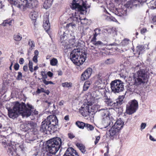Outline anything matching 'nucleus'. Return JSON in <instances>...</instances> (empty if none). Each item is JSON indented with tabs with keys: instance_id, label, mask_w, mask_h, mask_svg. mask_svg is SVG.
Returning a JSON list of instances; mask_svg holds the SVG:
<instances>
[{
	"instance_id": "nucleus-15",
	"label": "nucleus",
	"mask_w": 156,
	"mask_h": 156,
	"mask_svg": "<svg viewBox=\"0 0 156 156\" xmlns=\"http://www.w3.org/2000/svg\"><path fill=\"white\" fill-rule=\"evenodd\" d=\"M70 17L73 21L78 22H80L81 24H85L87 22V20L86 18L81 19L79 15L78 12L76 11L74 14H73L72 16H70Z\"/></svg>"
},
{
	"instance_id": "nucleus-24",
	"label": "nucleus",
	"mask_w": 156,
	"mask_h": 156,
	"mask_svg": "<svg viewBox=\"0 0 156 156\" xmlns=\"http://www.w3.org/2000/svg\"><path fill=\"white\" fill-rule=\"evenodd\" d=\"M148 44H145L144 46L139 45L137 46L136 49L137 53L138 55L142 54L144 51L147 49H149Z\"/></svg>"
},
{
	"instance_id": "nucleus-45",
	"label": "nucleus",
	"mask_w": 156,
	"mask_h": 156,
	"mask_svg": "<svg viewBox=\"0 0 156 156\" xmlns=\"http://www.w3.org/2000/svg\"><path fill=\"white\" fill-rule=\"evenodd\" d=\"M112 30L111 28H105L104 29V32L108 33V34H111L112 33Z\"/></svg>"
},
{
	"instance_id": "nucleus-48",
	"label": "nucleus",
	"mask_w": 156,
	"mask_h": 156,
	"mask_svg": "<svg viewBox=\"0 0 156 156\" xmlns=\"http://www.w3.org/2000/svg\"><path fill=\"white\" fill-rule=\"evenodd\" d=\"M146 126V124L144 123H142L140 125V129L141 130L145 129Z\"/></svg>"
},
{
	"instance_id": "nucleus-40",
	"label": "nucleus",
	"mask_w": 156,
	"mask_h": 156,
	"mask_svg": "<svg viewBox=\"0 0 156 156\" xmlns=\"http://www.w3.org/2000/svg\"><path fill=\"white\" fill-rule=\"evenodd\" d=\"M114 62V60L113 58H108L106 60L105 63L106 64H111L113 63Z\"/></svg>"
},
{
	"instance_id": "nucleus-21",
	"label": "nucleus",
	"mask_w": 156,
	"mask_h": 156,
	"mask_svg": "<svg viewBox=\"0 0 156 156\" xmlns=\"http://www.w3.org/2000/svg\"><path fill=\"white\" fill-rule=\"evenodd\" d=\"M63 156H79L76 151L72 147L68 148Z\"/></svg>"
},
{
	"instance_id": "nucleus-13",
	"label": "nucleus",
	"mask_w": 156,
	"mask_h": 156,
	"mask_svg": "<svg viewBox=\"0 0 156 156\" xmlns=\"http://www.w3.org/2000/svg\"><path fill=\"white\" fill-rule=\"evenodd\" d=\"M138 106L137 101L133 100L129 101L126 105V113L129 115H131L135 112Z\"/></svg>"
},
{
	"instance_id": "nucleus-26",
	"label": "nucleus",
	"mask_w": 156,
	"mask_h": 156,
	"mask_svg": "<svg viewBox=\"0 0 156 156\" xmlns=\"http://www.w3.org/2000/svg\"><path fill=\"white\" fill-rule=\"evenodd\" d=\"M115 14L119 16H122L126 15V12L125 10H124L122 9H116L115 11Z\"/></svg>"
},
{
	"instance_id": "nucleus-59",
	"label": "nucleus",
	"mask_w": 156,
	"mask_h": 156,
	"mask_svg": "<svg viewBox=\"0 0 156 156\" xmlns=\"http://www.w3.org/2000/svg\"><path fill=\"white\" fill-rule=\"evenodd\" d=\"M149 139L151 141H156V140L154 139V137L151 135L149 136Z\"/></svg>"
},
{
	"instance_id": "nucleus-35",
	"label": "nucleus",
	"mask_w": 156,
	"mask_h": 156,
	"mask_svg": "<svg viewBox=\"0 0 156 156\" xmlns=\"http://www.w3.org/2000/svg\"><path fill=\"white\" fill-rule=\"evenodd\" d=\"M76 124L79 128L82 129H83L86 125L84 123L80 121L76 122Z\"/></svg>"
},
{
	"instance_id": "nucleus-37",
	"label": "nucleus",
	"mask_w": 156,
	"mask_h": 156,
	"mask_svg": "<svg viewBox=\"0 0 156 156\" xmlns=\"http://www.w3.org/2000/svg\"><path fill=\"white\" fill-rule=\"evenodd\" d=\"M13 21L12 20H7L4 21L2 25L4 26L7 25L10 26L12 25V23Z\"/></svg>"
},
{
	"instance_id": "nucleus-6",
	"label": "nucleus",
	"mask_w": 156,
	"mask_h": 156,
	"mask_svg": "<svg viewBox=\"0 0 156 156\" xmlns=\"http://www.w3.org/2000/svg\"><path fill=\"white\" fill-rule=\"evenodd\" d=\"M87 54L82 50L74 49L70 55V58L75 64L77 66L82 64L85 61Z\"/></svg>"
},
{
	"instance_id": "nucleus-46",
	"label": "nucleus",
	"mask_w": 156,
	"mask_h": 156,
	"mask_svg": "<svg viewBox=\"0 0 156 156\" xmlns=\"http://www.w3.org/2000/svg\"><path fill=\"white\" fill-rule=\"evenodd\" d=\"M41 75L42 76V79L44 80L45 79L47 78V74L44 71H41Z\"/></svg>"
},
{
	"instance_id": "nucleus-2",
	"label": "nucleus",
	"mask_w": 156,
	"mask_h": 156,
	"mask_svg": "<svg viewBox=\"0 0 156 156\" xmlns=\"http://www.w3.org/2000/svg\"><path fill=\"white\" fill-rule=\"evenodd\" d=\"M136 77L134 75L133 77L130 78L129 79V84L131 86H134V89L131 90L134 91L135 89L140 87L141 85L147 82L148 78V76L144 70H140L137 73Z\"/></svg>"
},
{
	"instance_id": "nucleus-39",
	"label": "nucleus",
	"mask_w": 156,
	"mask_h": 156,
	"mask_svg": "<svg viewBox=\"0 0 156 156\" xmlns=\"http://www.w3.org/2000/svg\"><path fill=\"white\" fill-rule=\"evenodd\" d=\"M62 86L64 87H70L72 86V83H71L65 82L62 83Z\"/></svg>"
},
{
	"instance_id": "nucleus-4",
	"label": "nucleus",
	"mask_w": 156,
	"mask_h": 156,
	"mask_svg": "<svg viewBox=\"0 0 156 156\" xmlns=\"http://www.w3.org/2000/svg\"><path fill=\"white\" fill-rule=\"evenodd\" d=\"M61 139L58 137L53 138L48 140L45 147L47 152L52 154H55L61 147Z\"/></svg>"
},
{
	"instance_id": "nucleus-12",
	"label": "nucleus",
	"mask_w": 156,
	"mask_h": 156,
	"mask_svg": "<svg viewBox=\"0 0 156 156\" xmlns=\"http://www.w3.org/2000/svg\"><path fill=\"white\" fill-rule=\"evenodd\" d=\"M110 85L112 91L115 93H118L124 90L123 82L120 80L112 81Z\"/></svg>"
},
{
	"instance_id": "nucleus-33",
	"label": "nucleus",
	"mask_w": 156,
	"mask_h": 156,
	"mask_svg": "<svg viewBox=\"0 0 156 156\" xmlns=\"http://www.w3.org/2000/svg\"><path fill=\"white\" fill-rule=\"evenodd\" d=\"M34 56L33 58V61L35 63H37V62L38 60V56L39 55V52L37 50H36L34 52Z\"/></svg>"
},
{
	"instance_id": "nucleus-20",
	"label": "nucleus",
	"mask_w": 156,
	"mask_h": 156,
	"mask_svg": "<svg viewBox=\"0 0 156 156\" xmlns=\"http://www.w3.org/2000/svg\"><path fill=\"white\" fill-rule=\"evenodd\" d=\"M48 15L46 13L44 16L43 27L46 32L50 29V24L48 20Z\"/></svg>"
},
{
	"instance_id": "nucleus-61",
	"label": "nucleus",
	"mask_w": 156,
	"mask_h": 156,
	"mask_svg": "<svg viewBox=\"0 0 156 156\" xmlns=\"http://www.w3.org/2000/svg\"><path fill=\"white\" fill-rule=\"evenodd\" d=\"M20 148L21 149L22 151H23L24 149V147L23 145V143L22 144H20L19 146Z\"/></svg>"
},
{
	"instance_id": "nucleus-51",
	"label": "nucleus",
	"mask_w": 156,
	"mask_h": 156,
	"mask_svg": "<svg viewBox=\"0 0 156 156\" xmlns=\"http://www.w3.org/2000/svg\"><path fill=\"white\" fill-rule=\"evenodd\" d=\"M100 138V137L99 136H97L96 137V139L94 142V144H96L98 143Z\"/></svg>"
},
{
	"instance_id": "nucleus-16",
	"label": "nucleus",
	"mask_w": 156,
	"mask_h": 156,
	"mask_svg": "<svg viewBox=\"0 0 156 156\" xmlns=\"http://www.w3.org/2000/svg\"><path fill=\"white\" fill-rule=\"evenodd\" d=\"M102 92H103V98L106 104L108 105L111 106L113 105V104H115V103H113V101L109 97H108L107 95L109 93L108 91L106 90L105 89H103L102 90Z\"/></svg>"
},
{
	"instance_id": "nucleus-42",
	"label": "nucleus",
	"mask_w": 156,
	"mask_h": 156,
	"mask_svg": "<svg viewBox=\"0 0 156 156\" xmlns=\"http://www.w3.org/2000/svg\"><path fill=\"white\" fill-rule=\"evenodd\" d=\"M93 44L96 46H102L104 45L103 43L100 41H96L95 42L93 43Z\"/></svg>"
},
{
	"instance_id": "nucleus-47",
	"label": "nucleus",
	"mask_w": 156,
	"mask_h": 156,
	"mask_svg": "<svg viewBox=\"0 0 156 156\" xmlns=\"http://www.w3.org/2000/svg\"><path fill=\"white\" fill-rule=\"evenodd\" d=\"M129 43V40L128 39H124L121 42L122 44L124 46L128 44Z\"/></svg>"
},
{
	"instance_id": "nucleus-55",
	"label": "nucleus",
	"mask_w": 156,
	"mask_h": 156,
	"mask_svg": "<svg viewBox=\"0 0 156 156\" xmlns=\"http://www.w3.org/2000/svg\"><path fill=\"white\" fill-rule=\"evenodd\" d=\"M47 75H48L49 77H52L53 75V73L50 71H48L47 73Z\"/></svg>"
},
{
	"instance_id": "nucleus-31",
	"label": "nucleus",
	"mask_w": 156,
	"mask_h": 156,
	"mask_svg": "<svg viewBox=\"0 0 156 156\" xmlns=\"http://www.w3.org/2000/svg\"><path fill=\"white\" fill-rule=\"evenodd\" d=\"M148 6L151 9L156 8V0H153L148 4Z\"/></svg>"
},
{
	"instance_id": "nucleus-63",
	"label": "nucleus",
	"mask_w": 156,
	"mask_h": 156,
	"mask_svg": "<svg viewBox=\"0 0 156 156\" xmlns=\"http://www.w3.org/2000/svg\"><path fill=\"white\" fill-rule=\"evenodd\" d=\"M23 70L25 72H26L28 70V67L27 66H24L23 67Z\"/></svg>"
},
{
	"instance_id": "nucleus-53",
	"label": "nucleus",
	"mask_w": 156,
	"mask_h": 156,
	"mask_svg": "<svg viewBox=\"0 0 156 156\" xmlns=\"http://www.w3.org/2000/svg\"><path fill=\"white\" fill-rule=\"evenodd\" d=\"M147 31V30L146 28H143L142 29H141L140 31L141 33L142 34H143L145 33H146Z\"/></svg>"
},
{
	"instance_id": "nucleus-18",
	"label": "nucleus",
	"mask_w": 156,
	"mask_h": 156,
	"mask_svg": "<svg viewBox=\"0 0 156 156\" xmlns=\"http://www.w3.org/2000/svg\"><path fill=\"white\" fill-rule=\"evenodd\" d=\"M120 131L116 128L113 126L110 128L108 133L110 138L113 139L119 133Z\"/></svg>"
},
{
	"instance_id": "nucleus-60",
	"label": "nucleus",
	"mask_w": 156,
	"mask_h": 156,
	"mask_svg": "<svg viewBox=\"0 0 156 156\" xmlns=\"http://www.w3.org/2000/svg\"><path fill=\"white\" fill-rule=\"evenodd\" d=\"M24 62V59L21 58L20 59L19 62L20 64H23Z\"/></svg>"
},
{
	"instance_id": "nucleus-38",
	"label": "nucleus",
	"mask_w": 156,
	"mask_h": 156,
	"mask_svg": "<svg viewBox=\"0 0 156 156\" xmlns=\"http://www.w3.org/2000/svg\"><path fill=\"white\" fill-rule=\"evenodd\" d=\"M28 44L30 46L29 50L32 51L35 47V43L34 41L29 40L28 41Z\"/></svg>"
},
{
	"instance_id": "nucleus-22",
	"label": "nucleus",
	"mask_w": 156,
	"mask_h": 156,
	"mask_svg": "<svg viewBox=\"0 0 156 156\" xmlns=\"http://www.w3.org/2000/svg\"><path fill=\"white\" fill-rule=\"evenodd\" d=\"M8 111V115L10 118L14 119L17 117L19 114L14 110V109H11L9 108H7Z\"/></svg>"
},
{
	"instance_id": "nucleus-17",
	"label": "nucleus",
	"mask_w": 156,
	"mask_h": 156,
	"mask_svg": "<svg viewBox=\"0 0 156 156\" xmlns=\"http://www.w3.org/2000/svg\"><path fill=\"white\" fill-rule=\"evenodd\" d=\"M92 69L90 68L87 69L81 74L80 80L84 81L88 79L91 76Z\"/></svg>"
},
{
	"instance_id": "nucleus-54",
	"label": "nucleus",
	"mask_w": 156,
	"mask_h": 156,
	"mask_svg": "<svg viewBox=\"0 0 156 156\" xmlns=\"http://www.w3.org/2000/svg\"><path fill=\"white\" fill-rule=\"evenodd\" d=\"M96 37H95V36H94L92 38L91 40V42L93 44V43L94 42H95L96 41Z\"/></svg>"
},
{
	"instance_id": "nucleus-64",
	"label": "nucleus",
	"mask_w": 156,
	"mask_h": 156,
	"mask_svg": "<svg viewBox=\"0 0 156 156\" xmlns=\"http://www.w3.org/2000/svg\"><path fill=\"white\" fill-rule=\"evenodd\" d=\"M64 103V101L63 100H61L59 102L58 105L60 106H62L63 105Z\"/></svg>"
},
{
	"instance_id": "nucleus-7",
	"label": "nucleus",
	"mask_w": 156,
	"mask_h": 156,
	"mask_svg": "<svg viewBox=\"0 0 156 156\" xmlns=\"http://www.w3.org/2000/svg\"><path fill=\"white\" fill-rule=\"evenodd\" d=\"M58 120L55 115H51L48 116L46 119L41 123L40 130L42 132L47 131H51L52 128L58 125Z\"/></svg>"
},
{
	"instance_id": "nucleus-28",
	"label": "nucleus",
	"mask_w": 156,
	"mask_h": 156,
	"mask_svg": "<svg viewBox=\"0 0 156 156\" xmlns=\"http://www.w3.org/2000/svg\"><path fill=\"white\" fill-rule=\"evenodd\" d=\"M38 16V12H37L33 10L31 11L30 14V18L33 20H35Z\"/></svg>"
},
{
	"instance_id": "nucleus-10",
	"label": "nucleus",
	"mask_w": 156,
	"mask_h": 156,
	"mask_svg": "<svg viewBox=\"0 0 156 156\" xmlns=\"http://www.w3.org/2000/svg\"><path fill=\"white\" fill-rule=\"evenodd\" d=\"M12 5L17 7L21 10H25L30 7V4L27 0H8Z\"/></svg>"
},
{
	"instance_id": "nucleus-29",
	"label": "nucleus",
	"mask_w": 156,
	"mask_h": 156,
	"mask_svg": "<svg viewBox=\"0 0 156 156\" xmlns=\"http://www.w3.org/2000/svg\"><path fill=\"white\" fill-rule=\"evenodd\" d=\"M32 156H46L45 154L42 151L36 150Z\"/></svg>"
},
{
	"instance_id": "nucleus-14",
	"label": "nucleus",
	"mask_w": 156,
	"mask_h": 156,
	"mask_svg": "<svg viewBox=\"0 0 156 156\" xmlns=\"http://www.w3.org/2000/svg\"><path fill=\"white\" fill-rule=\"evenodd\" d=\"M107 109H101L99 111H101V113L102 117L103 122L105 123L107 125H110L112 122V116Z\"/></svg>"
},
{
	"instance_id": "nucleus-23",
	"label": "nucleus",
	"mask_w": 156,
	"mask_h": 156,
	"mask_svg": "<svg viewBox=\"0 0 156 156\" xmlns=\"http://www.w3.org/2000/svg\"><path fill=\"white\" fill-rule=\"evenodd\" d=\"M140 3L138 0H131L127 2L128 7H136L139 6Z\"/></svg>"
},
{
	"instance_id": "nucleus-5",
	"label": "nucleus",
	"mask_w": 156,
	"mask_h": 156,
	"mask_svg": "<svg viewBox=\"0 0 156 156\" xmlns=\"http://www.w3.org/2000/svg\"><path fill=\"white\" fill-rule=\"evenodd\" d=\"M13 107L14 111H16L19 114H20L23 117H28L31 114V109H33V107L29 103H27V106L30 109L26 107L24 103H20L16 101L13 103Z\"/></svg>"
},
{
	"instance_id": "nucleus-32",
	"label": "nucleus",
	"mask_w": 156,
	"mask_h": 156,
	"mask_svg": "<svg viewBox=\"0 0 156 156\" xmlns=\"http://www.w3.org/2000/svg\"><path fill=\"white\" fill-rule=\"evenodd\" d=\"M76 145V146L82 153L85 152L86 151L85 147L82 144L80 143H77Z\"/></svg>"
},
{
	"instance_id": "nucleus-50",
	"label": "nucleus",
	"mask_w": 156,
	"mask_h": 156,
	"mask_svg": "<svg viewBox=\"0 0 156 156\" xmlns=\"http://www.w3.org/2000/svg\"><path fill=\"white\" fill-rule=\"evenodd\" d=\"M14 69L16 70H18L19 68V65L18 63H16L14 65Z\"/></svg>"
},
{
	"instance_id": "nucleus-44",
	"label": "nucleus",
	"mask_w": 156,
	"mask_h": 156,
	"mask_svg": "<svg viewBox=\"0 0 156 156\" xmlns=\"http://www.w3.org/2000/svg\"><path fill=\"white\" fill-rule=\"evenodd\" d=\"M28 66L29 70L31 72H33V63L32 62L30 61L28 63Z\"/></svg>"
},
{
	"instance_id": "nucleus-3",
	"label": "nucleus",
	"mask_w": 156,
	"mask_h": 156,
	"mask_svg": "<svg viewBox=\"0 0 156 156\" xmlns=\"http://www.w3.org/2000/svg\"><path fill=\"white\" fill-rule=\"evenodd\" d=\"M97 78L94 86L98 88L99 90H96L93 92V97L96 99L101 98V96H103V93L101 91L103 89H105V85L108 83V76L99 74Z\"/></svg>"
},
{
	"instance_id": "nucleus-43",
	"label": "nucleus",
	"mask_w": 156,
	"mask_h": 156,
	"mask_svg": "<svg viewBox=\"0 0 156 156\" xmlns=\"http://www.w3.org/2000/svg\"><path fill=\"white\" fill-rule=\"evenodd\" d=\"M85 127L88 130L92 131L94 129L93 126L89 124H86Z\"/></svg>"
},
{
	"instance_id": "nucleus-56",
	"label": "nucleus",
	"mask_w": 156,
	"mask_h": 156,
	"mask_svg": "<svg viewBox=\"0 0 156 156\" xmlns=\"http://www.w3.org/2000/svg\"><path fill=\"white\" fill-rule=\"evenodd\" d=\"M90 49L91 50H94L96 52H97L98 51V49L95 47H94L93 46H91V48H90Z\"/></svg>"
},
{
	"instance_id": "nucleus-36",
	"label": "nucleus",
	"mask_w": 156,
	"mask_h": 156,
	"mask_svg": "<svg viewBox=\"0 0 156 156\" xmlns=\"http://www.w3.org/2000/svg\"><path fill=\"white\" fill-rule=\"evenodd\" d=\"M58 63L57 59L55 58H53L50 60V64L53 66H56Z\"/></svg>"
},
{
	"instance_id": "nucleus-8",
	"label": "nucleus",
	"mask_w": 156,
	"mask_h": 156,
	"mask_svg": "<svg viewBox=\"0 0 156 156\" xmlns=\"http://www.w3.org/2000/svg\"><path fill=\"white\" fill-rule=\"evenodd\" d=\"M90 6L87 4L86 0H73L71 8L73 9L77 10L81 14H84L87 13L86 9Z\"/></svg>"
},
{
	"instance_id": "nucleus-19",
	"label": "nucleus",
	"mask_w": 156,
	"mask_h": 156,
	"mask_svg": "<svg viewBox=\"0 0 156 156\" xmlns=\"http://www.w3.org/2000/svg\"><path fill=\"white\" fill-rule=\"evenodd\" d=\"M34 124L32 122H25L20 126V127L24 129V131H27L30 129H33Z\"/></svg>"
},
{
	"instance_id": "nucleus-49",
	"label": "nucleus",
	"mask_w": 156,
	"mask_h": 156,
	"mask_svg": "<svg viewBox=\"0 0 156 156\" xmlns=\"http://www.w3.org/2000/svg\"><path fill=\"white\" fill-rule=\"evenodd\" d=\"M22 74L21 72H19L18 73V75L17 76V79L18 80H20L22 79Z\"/></svg>"
},
{
	"instance_id": "nucleus-62",
	"label": "nucleus",
	"mask_w": 156,
	"mask_h": 156,
	"mask_svg": "<svg viewBox=\"0 0 156 156\" xmlns=\"http://www.w3.org/2000/svg\"><path fill=\"white\" fill-rule=\"evenodd\" d=\"M152 21L153 23H156V16H154L152 19Z\"/></svg>"
},
{
	"instance_id": "nucleus-9",
	"label": "nucleus",
	"mask_w": 156,
	"mask_h": 156,
	"mask_svg": "<svg viewBox=\"0 0 156 156\" xmlns=\"http://www.w3.org/2000/svg\"><path fill=\"white\" fill-rule=\"evenodd\" d=\"M0 142L5 148H8V152L9 154L12 155L16 154V147L15 145H16L14 142L9 143L8 137H6L4 136L0 135Z\"/></svg>"
},
{
	"instance_id": "nucleus-57",
	"label": "nucleus",
	"mask_w": 156,
	"mask_h": 156,
	"mask_svg": "<svg viewBox=\"0 0 156 156\" xmlns=\"http://www.w3.org/2000/svg\"><path fill=\"white\" fill-rule=\"evenodd\" d=\"M69 137L70 139H72L74 137V136L73 134L69 133L68 134Z\"/></svg>"
},
{
	"instance_id": "nucleus-30",
	"label": "nucleus",
	"mask_w": 156,
	"mask_h": 156,
	"mask_svg": "<svg viewBox=\"0 0 156 156\" xmlns=\"http://www.w3.org/2000/svg\"><path fill=\"white\" fill-rule=\"evenodd\" d=\"M22 38V35L19 33L14 34L13 36L14 40L17 42L20 41L21 40Z\"/></svg>"
},
{
	"instance_id": "nucleus-58",
	"label": "nucleus",
	"mask_w": 156,
	"mask_h": 156,
	"mask_svg": "<svg viewBox=\"0 0 156 156\" xmlns=\"http://www.w3.org/2000/svg\"><path fill=\"white\" fill-rule=\"evenodd\" d=\"M42 81L46 85H47L49 84V81H47L46 79L44 80H43Z\"/></svg>"
},
{
	"instance_id": "nucleus-34",
	"label": "nucleus",
	"mask_w": 156,
	"mask_h": 156,
	"mask_svg": "<svg viewBox=\"0 0 156 156\" xmlns=\"http://www.w3.org/2000/svg\"><path fill=\"white\" fill-rule=\"evenodd\" d=\"M91 84V83L90 81H87L85 82L83 86V90L86 91L87 90Z\"/></svg>"
},
{
	"instance_id": "nucleus-52",
	"label": "nucleus",
	"mask_w": 156,
	"mask_h": 156,
	"mask_svg": "<svg viewBox=\"0 0 156 156\" xmlns=\"http://www.w3.org/2000/svg\"><path fill=\"white\" fill-rule=\"evenodd\" d=\"M112 33L113 34H115L116 33V29L115 28L112 27L111 28Z\"/></svg>"
},
{
	"instance_id": "nucleus-1",
	"label": "nucleus",
	"mask_w": 156,
	"mask_h": 156,
	"mask_svg": "<svg viewBox=\"0 0 156 156\" xmlns=\"http://www.w3.org/2000/svg\"><path fill=\"white\" fill-rule=\"evenodd\" d=\"M76 27L74 23H70L67 24L66 28L61 27L59 30L58 34L60 36L61 42L65 52L71 51V48L76 47L75 37L73 30H66V29L74 28Z\"/></svg>"
},
{
	"instance_id": "nucleus-11",
	"label": "nucleus",
	"mask_w": 156,
	"mask_h": 156,
	"mask_svg": "<svg viewBox=\"0 0 156 156\" xmlns=\"http://www.w3.org/2000/svg\"><path fill=\"white\" fill-rule=\"evenodd\" d=\"M95 107L94 109L96 110V109L98 110V105H94ZM93 106L91 107V105L89 102L88 103H85L83 104L81 106L80 108L79 109L80 112L83 116H87L89 115L92 112H94V108H93Z\"/></svg>"
},
{
	"instance_id": "nucleus-41",
	"label": "nucleus",
	"mask_w": 156,
	"mask_h": 156,
	"mask_svg": "<svg viewBox=\"0 0 156 156\" xmlns=\"http://www.w3.org/2000/svg\"><path fill=\"white\" fill-rule=\"evenodd\" d=\"M106 20L108 21H112L115 22H117V20L112 16H107L106 18Z\"/></svg>"
},
{
	"instance_id": "nucleus-27",
	"label": "nucleus",
	"mask_w": 156,
	"mask_h": 156,
	"mask_svg": "<svg viewBox=\"0 0 156 156\" xmlns=\"http://www.w3.org/2000/svg\"><path fill=\"white\" fill-rule=\"evenodd\" d=\"M53 0H45L43 4V7L46 9L50 8L51 6Z\"/></svg>"
},
{
	"instance_id": "nucleus-25",
	"label": "nucleus",
	"mask_w": 156,
	"mask_h": 156,
	"mask_svg": "<svg viewBox=\"0 0 156 156\" xmlns=\"http://www.w3.org/2000/svg\"><path fill=\"white\" fill-rule=\"evenodd\" d=\"M123 125L124 122L121 119H119L117 120L113 126L120 131L123 128Z\"/></svg>"
}]
</instances>
